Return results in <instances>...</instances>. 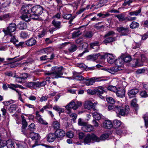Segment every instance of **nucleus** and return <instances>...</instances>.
<instances>
[{
	"label": "nucleus",
	"mask_w": 148,
	"mask_h": 148,
	"mask_svg": "<svg viewBox=\"0 0 148 148\" xmlns=\"http://www.w3.org/2000/svg\"><path fill=\"white\" fill-rule=\"evenodd\" d=\"M63 68L61 66L58 68L57 67L54 66L52 67L51 70L52 71L56 70L54 72L51 73H46V75H51V77L53 79L58 78L62 77L63 74L62 70Z\"/></svg>",
	"instance_id": "1"
},
{
	"label": "nucleus",
	"mask_w": 148,
	"mask_h": 148,
	"mask_svg": "<svg viewBox=\"0 0 148 148\" xmlns=\"http://www.w3.org/2000/svg\"><path fill=\"white\" fill-rule=\"evenodd\" d=\"M106 88L100 86L98 89H97L96 90L88 89L87 90V93L91 95L97 94L100 98L102 99L104 98L106 96V95H104V93L105 92Z\"/></svg>",
	"instance_id": "2"
},
{
	"label": "nucleus",
	"mask_w": 148,
	"mask_h": 148,
	"mask_svg": "<svg viewBox=\"0 0 148 148\" xmlns=\"http://www.w3.org/2000/svg\"><path fill=\"white\" fill-rule=\"evenodd\" d=\"M46 81L40 82L37 81L36 82H32L26 83L25 86L26 87L31 89H36L37 88H40L41 87L44 86L46 84Z\"/></svg>",
	"instance_id": "3"
},
{
	"label": "nucleus",
	"mask_w": 148,
	"mask_h": 148,
	"mask_svg": "<svg viewBox=\"0 0 148 148\" xmlns=\"http://www.w3.org/2000/svg\"><path fill=\"white\" fill-rule=\"evenodd\" d=\"M93 141L99 142V139L93 134H88L84 139V143L85 145L89 144L90 143L92 142Z\"/></svg>",
	"instance_id": "4"
},
{
	"label": "nucleus",
	"mask_w": 148,
	"mask_h": 148,
	"mask_svg": "<svg viewBox=\"0 0 148 148\" xmlns=\"http://www.w3.org/2000/svg\"><path fill=\"white\" fill-rule=\"evenodd\" d=\"M16 29V25L13 23H10L6 29H3V32L5 35H10L11 33L15 31Z\"/></svg>",
	"instance_id": "5"
},
{
	"label": "nucleus",
	"mask_w": 148,
	"mask_h": 148,
	"mask_svg": "<svg viewBox=\"0 0 148 148\" xmlns=\"http://www.w3.org/2000/svg\"><path fill=\"white\" fill-rule=\"evenodd\" d=\"M102 77H94L92 78L86 77L85 78L84 82L85 84L89 86L93 85L95 82H99L102 81L101 79Z\"/></svg>",
	"instance_id": "6"
},
{
	"label": "nucleus",
	"mask_w": 148,
	"mask_h": 148,
	"mask_svg": "<svg viewBox=\"0 0 148 148\" xmlns=\"http://www.w3.org/2000/svg\"><path fill=\"white\" fill-rule=\"evenodd\" d=\"M116 108V112L117 114L123 116L128 114L130 110L129 106L128 105L126 106L125 107L118 105V108Z\"/></svg>",
	"instance_id": "7"
},
{
	"label": "nucleus",
	"mask_w": 148,
	"mask_h": 148,
	"mask_svg": "<svg viewBox=\"0 0 148 148\" xmlns=\"http://www.w3.org/2000/svg\"><path fill=\"white\" fill-rule=\"evenodd\" d=\"M43 8L40 5H36L32 7L31 9V12L40 15L43 12Z\"/></svg>",
	"instance_id": "8"
},
{
	"label": "nucleus",
	"mask_w": 148,
	"mask_h": 148,
	"mask_svg": "<svg viewBox=\"0 0 148 148\" xmlns=\"http://www.w3.org/2000/svg\"><path fill=\"white\" fill-rule=\"evenodd\" d=\"M116 30L120 33L122 36L127 35L129 33V27H117Z\"/></svg>",
	"instance_id": "9"
},
{
	"label": "nucleus",
	"mask_w": 148,
	"mask_h": 148,
	"mask_svg": "<svg viewBox=\"0 0 148 148\" xmlns=\"http://www.w3.org/2000/svg\"><path fill=\"white\" fill-rule=\"evenodd\" d=\"M115 92L118 97L120 98H123L125 97V88L123 87L118 88Z\"/></svg>",
	"instance_id": "10"
},
{
	"label": "nucleus",
	"mask_w": 148,
	"mask_h": 148,
	"mask_svg": "<svg viewBox=\"0 0 148 148\" xmlns=\"http://www.w3.org/2000/svg\"><path fill=\"white\" fill-rule=\"evenodd\" d=\"M57 138L55 133H50L47 134V141L49 142H53Z\"/></svg>",
	"instance_id": "11"
},
{
	"label": "nucleus",
	"mask_w": 148,
	"mask_h": 148,
	"mask_svg": "<svg viewBox=\"0 0 148 148\" xmlns=\"http://www.w3.org/2000/svg\"><path fill=\"white\" fill-rule=\"evenodd\" d=\"M65 108L70 112V110L71 108L76 110L77 109V107L75 106V103L73 101H72L66 106Z\"/></svg>",
	"instance_id": "12"
},
{
	"label": "nucleus",
	"mask_w": 148,
	"mask_h": 148,
	"mask_svg": "<svg viewBox=\"0 0 148 148\" xmlns=\"http://www.w3.org/2000/svg\"><path fill=\"white\" fill-rule=\"evenodd\" d=\"M138 92V90L137 89H131L128 92V95L130 98H132L134 97Z\"/></svg>",
	"instance_id": "13"
},
{
	"label": "nucleus",
	"mask_w": 148,
	"mask_h": 148,
	"mask_svg": "<svg viewBox=\"0 0 148 148\" xmlns=\"http://www.w3.org/2000/svg\"><path fill=\"white\" fill-rule=\"evenodd\" d=\"M55 132L58 138H62L65 135V132L61 129H57L55 131Z\"/></svg>",
	"instance_id": "14"
},
{
	"label": "nucleus",
	"mask_w": 148,
	"mask_h": 148,
	"mask_svg": "<svg viewBox=\"0 0 148 148\" xmlns=\"http://www.w3.org/2000/svg\"><path fill=\"white\" fill-rule=\"evenodd\" d=\"M116 58L112 54L108 53L107 57V62L110 64H113L115 62Z\"/></svg>",
	"instance_id": "15"
},
{
	"label": "nucleus",
	"mask_w": 148,
	"mask_h": 148,
	"mask_svg": "<svg viewBox=\"0 0 148 148\" xmlns=\"http://www.w3.org/2000/svg\"><path fill=\"white\" fill-rule=\"evenodd\" d=\"M108 1V0H100L99 2L96 3V6L95 7V8L97 9L99 8L102 7Z\"/></svg>",
	"instance_id": "16"
},
{
	"label": "nucleus",
	"mask_w": 148,
	"mask_h": 148,
	"mask_svg": "<svg viewBox=\"0 0 148 148\" xmlns=\"http://www.w3.org/2000/svg\"><path fill=\"white\" fill-rule=\"evenodd\" d=\"M103 126L106 128L110 129L113 127L112 122L110 120L105 121L103 123Z\"/></svg>",
	"instance_id": "17"
},
{
	"label": "nucleus",
	"mask_w": 148,
	"mask_h": 148,
	"mask_svg": "<svg viewBox=\"0 0 148 148\" xmlns=\"http://www.w3.org/2000/svg\"><path fill=\"white\" fill-rule=\"evenodd\" d=\"M100 56L99 53L94 54L92 55H90L87 57V59L88 60L90 61H95L96 60L98 57Z\"/></svg>",
	"instance_id": "18"
},
{
	"label": "nucleus",
	"mask_w": 148,
	"mask_h": 148,
	"mask_svg": "<svg viewBox=\"0 0 148 148\" xmlns=\"http://www.w3.org/2000/svg\"><path fill=\"white\" fill-rule=\"evenodd\" d=\"M115 65L118 67L121 66L124 63L123 60L121 58H121L116 59L115 61Z\"/></svg>",
	"instance_id": "19"
},
{
	"label": "nucleus",
	"mask_w": 148,
	"mask_h": 148,
	"mask_svg": "<svg viewBox=\"0 0 148 148\" xmlns=\"http://www.w3.org/2000/svg\"><path fill=\"white\" fill-rule=\"evenodd\" d=\"M36 119L38 120L39 122L40 123L44 124L45 125L48 124V123L45 121L43 119L41 118L40 115L39 114V113L38 112H36Z\"/></svg>",
	"instance_id": "20"
},
{
	"label": "nucleus",
	"mask_w": 148,
	"mask_h": 148,
	"mask_svg": "<svg viewBox=\"0 0 148 148\" xmlns=\"http://www.w3.org/2000/svg\"><path fill=\"white\" fill-rule=\"evenodd\" d=\"M30 137L33 140H39L40 136L39 134L34 132H31L30 135Z\"/></svg>",
	"instance_id": "21"
},
{
	"label": "nucleus",
	"mask_w": 148,
	"mask_h": 148,
	"mask_svg": "<svg viewBox=\"0 0 148 148\" xmlns=\"http://www.w3.org/2000/svg\"><path fill=\"white\" fill-rule=\"evenodd\" d=\"M121 58H123L124 62H129L132 60L131 56H130L126 55L124 54H122Z\"/></svg>",
	"instance_id": "22"
},
{
	"label": "nucleus",
	"mask_w": 148,
	"mask_h": 148,
	"mask_svg": "<svg viewBox=\"0 0 148 148\" xmlns=\"http://www.w3.org/2000/svg\"><path fill=\"white\" fill-rule=\"evenodd\" d=\"M136 99H134L132 100L131 103V106L134 107V109L136 111H137L139 108L138 105L136 104Z\"/></svg>",
	"instance_id": "23"
},
{
	"label": "nucleus",
	"mask_w": 148,
	"mask_h": 148,
	"mask_svg": "<svg viewBox=\"0 0 148 148\" xmlns=\"http://www.w3.org/2000/svg\"><path fill=\"white\" fill-rule=\"evenodd\" d=\"M26 45L28 46H32L35 45L36 40L34 38H30L26 41Z\"/></svg>",
	"instance_id": "24"
},
{
	"label": "nucleus",
	"mask_w": 148,
	"mask_h": 148,
	"mask_svg": "<svg viewBox=\"0 0 148 148\" xmlns=\"http://www.w3.org/2000/svg\"><path fill=\"white\" fill-rule=\"evenodd\" d=\"M93 103L90 101H87L85 103L84 107L85 108L90 110L93 107Z\"/></svg>",
	"instance_id": "25"
},
{
	"label": "nucleus",
	"mask_w": 148,
	"mask_h": 148,
	"mask_svg": "<svg viewBox=\"0 0 148 148\" xmlns=\"http://www.w3.org/2000/svg\"><path fill=\"white\" fill-rule=\"evenodd\" d=\"M82 130L86 132H89L92 130V126L90 125H86L82 127Z\"/></svg>",
	"instance_id": "26"
},
{
	"label": "nucleus",
	"mask_w": 148,
	"mask_h": 148,
	"mask_svg": "<svg viewBox=\"0 0 148 148\" xmlns=\"http://www.w3.org/2000/svg\"><path fill=\"white\" fill-rule=\"evenodd\" d=\"M6 145L8 148H14L15 146L14 142L10 139L6 141Z\"/></svg>",
	"instance_id": "27"
},
{
	"label": "nucleus",
	"mask_w": 148,
	"mask_h": 148,
	"mask_svg": "<svg viewBox=\"0 0 148 148\" xmlns=\"http://www.w3.org/2000/svg\"><path fill=\"white\" fill-rule=\"evenodd\" d=\"M52 24L56 28H57V29H58L61 27V23L59 21L53 20L52 21Z\"/></svg>",
	"instance_id": "28"
},
{
	"label": "nucleus",
	"mask_w": 148,
	"mask_h": 148,
	"mask_svg": "<svg viewBox=\"0 0 148 148\" xmlns=\"http://www.w3.org/2000/svg\"><path fill=\"white\" fill-rule=\"evenodd\" d=\"M31 8L30 6V7L29 6H26L23 7L22 8V10L24 12L25 14L29 13L31 12Z\"/></svg>",
	"instance_id": "29"
},
{
	"label": "nucleus",
	"mask_w": 148,
	"mask_h": 148,
	"mask_svg": "<svg viewBox=\"0 0 148 148\" xmlns=\"http://www.w3.org/2000/svg\"><path fill=\"white\" fill-rule=\"evenodd\" d=\"M29 16H30L29 14H25L22 15L20 17L24 21H25L26 22H29L30 21V19L29 17Z\"/></svg>",
	"instance_id": "30"
},
{
	"label": "nucleus",
	"mask_w": 148,
	"mask_h": 148,
	"mask_svg": "<svg viewBox=\"0 0 148 148\" xmlns=\"http://www.w3.org/2000/svg\"><path fill=\"white\" fill-rule=\"evenodd\" d=\"M18 108L16 104H12L10 106L8 109V110L10 113L14 112H15L16 108Z\"/></svg>",
	"instance_id": "31"
},
{
	"label": "nucleus",
	"mask_w": 148,
	"mask_h": 148,
	"mask_svg": "<svg viewBox=\"0 0 148 148\" xmlns=\"http://www.w3.org/2000/svg\"><path fill=\"white\" fill-rule=\"evenodd\" d=\"M26 23H20L17 25V27L21 30H23L27 28Z\"/></svg>",
	"instance_id": "32"
},
{
	"label": "nucleus",
	"mask_w": 148,
	"mask_h": 148,
	"mask_svg": "<svg viewBox=\"0 0 148 148\" xmlns=\"http://www.w3.org/2000/svg\"><path fill=\"white\" fill-rule=\"evenodd\" d=\"M141 8H140L138 10L130 12L129 14L131 16H133L134 15L137 16L139 14H140L141 12Z\"/></svg>",
	"instance_id": "33"
},
{
	"label": "nucleus",
	"mask_w": 148,
	"mask_h": 148,
	"mask_svg": "<svg viewBox=\"0 0 148 148\" xmlns=\"http://www.w3.org/2000/svg\"><path fill=\"white\" fill-rule=\"evenodd\" d=\"M21 117L22 118V129H25L27 127V123L24 116H22Z\"/></svg>",
	"instance_id": "34"
},
{
	"label": "nucleus",
	"mask_w": 148,
	"mask_h": 148,
	"mask_svg": "<svg viewBox=\"0 0 148 148\" xmlns=\"http://www.w3.org/2000/svg\"><path fill=\"white\" fill-rule=\"evenodd\" d=\"M32 14L30 15V17L31 19H33L34 20H39L40 18L38 16L39 14H36V13H33L31 12Z\"/></svg>",
	"instance_id": "35"
},
{
	"label": "nucleus",
	"mask_w": 148,
	"mask_h": 148,
	"mask_svg": "<svg viewBox=\"0 0 148 148\" xmlns=\"http://www.w3.org/2000/svg\"><path fill=\"white\" fill-rule=\"evenodd\" d=\"M115 17H117L119 20L120 21H123L126 20V17H125V15L123 14H117L115 16Z\"/></svg>",
	"instance_id": "36"
},
{
	"label": "nucleus",
	"mask_w": 148,
	"mask_h": 148,
	"mask_svg": "<svg viewBox=\"0 0 148 148\" xmlns=\"http://www.w3.org/2000/svg\"><path fill=\"white\" fill-rule=\"evenodd\" d=\"M17 148H25L26 144L23 142H20L16 144Z\"/></svg>",
	"instance_id": "37"
},
{
	"label": "nucleus",
	"mask_w": 148,
	"mask_h": 148,
	"mask_svg": "<svg viewBox=\"0 0 148 148\" xmlns=\"http://www.w3.org/2000/svg\"><path fill=\"white\" fill-rule=\"evenodd\" d=\"M130 27L131 29H135L139 26V24L135 21L132 22L130 25Z\"/></svg>",
	"instance_id": "38"
},
{
	"label": "nucleus",
	"mask_w": 148,
	"mask_h": 148,
	"mask_svg": "<svg viewBox=\"0 0 148 148\" xmlns=\"http://www.w3.org/2000/svg\"><path fill=\"white\" fill-rule=\"evenodd\" d=\"M23 59V57H22L19 58H17L15 60V61L12 63L10 65V67L11 68H14L18 66L17 64L15 63V62L16 61H20Z\"/></svg>",
	"instance_id": "39"
},
{
	"label": "nucleus",
	"mask_w": 148,
	"mask_h": 148,
	"mask_svg": "<svg viewBox=\"0 0 148 148\" xmlns=\"http://www.w3.org/2000/svg\"><path fill=\"white\" fill-rule=\"evenodd\" d=\"M53 108L54 110H55L56 111L58 112L59 114L61 113L64 112V110L63 109L60 108L58 106H54Z\"/></svg>",
	"instance_id": "40"
},
{
	"label": "nucleus",
	"mask_w": 148,
	"mask_h": 148,
	"mask_svg": "<svg viewBox=\"0 0 148 148\" xmlns=\"http://www.w3.org/2000/svg\"><path fill=\"white\" fill-rule=\"evenodd\" d=\"M115 40L114 38L113 37H108L105 39L103 41V42L106 45L107 43L111 42H113Z\"/></svg>",
	"instance_id": "41"
},
{
	"label": "nucleus",
	"mask_w": 148,
	"mask_h": 148,
	"mask_svg": "<svg viewBox=\"0 0 148 148\" xmlns=\"http://www.w3.org/2000/svg\"><path fill=\"white\" fill-rule=\"evenodd\" d=\"M82 34L79 30H77L74 32L72 34V38H75L78 37Z\"/></svg>",
	"instance_id": "42"
},
{
	"label": "nucleus",
	"mask_w": 148,
	"mask_h": 148,
	"mask_svg": "<svg viewBox=\"0 0 148 148\" xmlns=\"http://www.w3.org/2000/svg\"><path fill=\"white\" fill-rule=\"evenodd\" d=\"M53 125L54 129L56 130L59 129L60 127V123L58 121H54L53 122Z\"/></svg>",
	"instance_id": "43"
},
{
	"label": "nucleus",
	"mask_w": 148,
	"mask_h": 148,
	"mask_svg": "<svg viewBox=\"0 0 148 148\" xmlns=\"http://www.w3.org/2000/svg\"><path fill=\"white\" fill-rule=\"evenodd\" d=\"M113 123L114 127L117 128L119 127L121 125V122L119 120H115L113 121Z\"/></svg>",
	"instance_id": "44"
},
{
	"label": "nucleus",
	"mask_w": 148,
	"mask_h": 148,
	"mask_svg": "<svg viewBox=\"0 0 148 148\" xmlns=\"http://www.w3.org/2000/svg\"><path fill=\"white\" fill-rule=\"evenodd\" d=\"M52 51V48L51 47H49L43 49L41 51L42 53L44 52L47 54H48L50 53Z\"/></svg>",
	"instance_id": "45"
},
{
	"label": "nucleus",
	"mask_w": 148,
	"mask_h": 148,
	"mask_svg": "<svg viewBox=\"0 0 148 148\" xmlns=\"http://www.w3.org/2000/svg\"><path fill=\"white\" fill-rule=\"evenodd\" d=\"M77 49V47L75 45H72L69 48V50L71 52H73L75 51Z\"/></svg>",
	"instance_id": "46"
},
{
	"label": "nucleus",
	"mask_w": 148,
	"mask_h": 148,
	"mask_svg": "<svg viewBox=\"0 0 148 148\" xmlns=\"http://www.w3.org/2000/svg\"><path fill=\"white\" fill-rule=\"evenodd\" d=\"M97 16L99 17H102V18H105L109 17L110 16V14L108 13L105 14H103L101 13H100L97 14Z\"/></svg>",
	"instance_id": "47"
},
{
	"label": "nucleus",
	"mask_w": 148,
	"mask_h": 148,
	"mask_svg": "<svg viewBox=\"0 0 148 148\" xmlns=\"http://www.w3.org/2000/svg\"><path fill=\"white\" fill-rule=\"evenodd\" d=\"M109 137V135L108 134H104L101 135L99 139L101 140H104L108 138Z\"/></svg>",
	"instance_id": "48"
},
{
	"label": "nucleus",
	"mask_w": 148,
	"mask_h": 148,
	"mask_svg": "<svg viewBox=\"0 0 148 148\" xmlns=\"http://www.w3.org/2000/svg\"><path fill=\"white\" fill-rule=\"evenodd\" d=\"M117 88L115 86L112 85H109L107 87L108 90L113 92H116Z\"/></svg>",
	"instance_id": "49"
},
{
	"label": "nucleus",
	"mask_w": 148,
	"mask_h": 148,
	"mask_svg": "<svg viewBox=\"0 0 148 148\" xmlns=\"http://www.w3.org/2000/svg\"><path fill=\"white\" fill-rule=\"evenodd\" d=\"M11 1V0H6V1L2 4V6L3 8L7 7L10 6Z\"/></svg>",
	"instance_id": "50"
},
{
	"label": "nucleus",
	"mask_w": 148,
	"mask_h": 148,
	"mask_svg": "<svg viewBox=\"0 0 148 148\" xmlns=\"http://www.w3.org/2000/svg\"><path fill=\"white\" fill-rule=\"evenodd\" d=\"M26 79V77H24L23 76L21 77H16V81L17 82L21 83Z\"/></svg>",
	"instance_id": "51"
},
{
	"label": "nucleus",
	"mask_w": 148,
	"mask_h": 148,
	"mask_svg": "<svg viewBox=\"0 0 148 148\" xmlns=\"http://www.w3.org/2000/svg\"><path fill=\"white\" fill-rule=\"evenodd\" d=\"M99 42L98 41H95L93 42L90 43V46L91 48L94 49V47L95 46H99Z\"/></svg>",
	"instance_id": "52"
},
{
	"label": "nucleus",
	"mask_w": 148,
	"mask_h": 148,
	"mask_svg": "<svg viewBox=\"0 0 148 148\" xmlns=\"http://www.w3.org/2000/svg\"><path fill=\"white\" fill-rule=\"evenodd\" d=\"M8 88L13 90H15V88H18L17 84H8Z\"/></svg>",
	"instance_id": "53"
},
{
	"label": "nucleus",
	"mask_w": 148,
	"mask_h": 148,
	"mask_svg": "<svg viewBox=\"0 0 148 148\" xmlns=\"http://www.w3.org/2000/svg\"><path fill=\"white\" fill-rule=\"evenodd\" d=\"M107 101L110 103L113 104L115 103V101L112 97H107L106 99Z\"/></svg>",
	"instance_id": "54"
},
{
	"label": "nucleus",
	"mask_w": 148,
	"mask_h": 148,
	"mask_svg": "<svg viewBox=\"0 0 148 148\" xmlns=\"http://www.w3.org/2000/svg\"><path fill=\"white\" fill-rule=\"evenodd\" d=\"M118 105H109L108 106V109L109 110H112L116 112V109L118 108Z\"/></svg>",
	"instance_id": "55"
},
{
	"label": "nucleus",
	"mask_w": 148,
	"mask_h": 148,
	"mask_svg": "<svg viewBox=\"0 0 148 148\" xmlns=\"http://www.w3.org/2000/svg\"><path fill=\"white\" fill-rule=\"evenodd\" d=\"M78 124L79 125L82 126L83 127L86 125H87V123L83 121L81 118H80L78 120Z\"/></svg>",
	"instance_id": "56"
},
{
	"label": "nucleus",
	"mask_w": 148,
	"mask_h": 148,
	"mask_svg": "<svg viewBox=\"0 0 148 148\" xmlns=\"http://www.w3.org/2000/svg\"><path fill=\"white\" fill-rule=\"evenodd\" d=\"M46 32L45 30L43 29L38 34V36L39 38L43 37L45 35Z\"/></svg>",
	"instance_id": "57"
},
{
	"label": "nucleus",
	"mask_w": 148,
	"mask_h": 148,
	"mask_svg": "<svg viewBox=\"0 0 148 148\" xmlns=\"http://www.w3.org/2000/svg\"><path fill=\"white\" fill-rule=\"evenodd\" d=\"M143 61H141L140 60L137 59L136 60L135 63V66H140L143 65Z\"/></svg>",
	"instance_id": "58"
},
{
	"label": "nucleus",
	"mask_w": 148,
	"mask_h": 148,
	"mask_svg": "<svg viewBox=\"0 0 148 148\" xmlns=\"http://www.w3.org/2000/svg\"><path fill=\"white\" fill-rule=\"evenodd\" d=\"M26 45V42L25 41V42H19L18 44H16V46L18 47H25V46Z\"/></svg>",
	"instance_id": "59"
},
{
	"label": "nucleus",
	"mask_w": 148,
	"mask_h": 148,
	"mask_svg": "<svg viewBox=\"0 0 148 148\" xmlns=\"http://www.w3.org/2000/svg\"><path fill=\"white\" fill-rule=\"evenodd\" d=\"M6 141L2 140L1 139L0 140V148L4 147L6 145Z\"/></svg>",
	"instance_id": "60"
},
{
	"label": "nucleus",
	"mask_w": 148,
	"mask_h": 148,
	"mask_svg": "<svg viewBox=\"0 0 148 148\" xmlns=\"http://www.w3.org/2000/svg\"><path fill=\"white\" fill-rule=\"evenodd\" d=\"M93 35L91 32H88L86 33L85 36L87 38H90Z\"/></svg>",
	"instance_id": "61"
},
{
	"label": "nucleus",
	"mask_w": 148,
	"mask_h": 148,
	"mask_svg": "<svg viewBox=\"0 0 148 148\" xmlns=\"http://www.w3.org/2000/svg\"><path fill=\"white\" fill-rule=\"evenodd\" d=\"M92 114L93 117L96 120H98L101 119L100 115L97 113H95L93 114Z\"/></svg>",
	"instance_id": "62"
},
{
	"label": "nucleus",
	"mask_w": 148,
	"mask_h": 148,
	"mask_svg": "<svg viewBox=\"0 0 148 148\" xmlns=\"http://www.w3.org/2000/svg\"><path fill=\"white\" fill-rule=\"evenodd\" d=\"M140 95L141 97H148V94L145 91H141L140 92Z\"/></svg>",
	"instance_id": "63"
},
{
	"label": "nucleus",
	"mask_w": 148,
	"mask_h": 148,
	"mask_svg": "<svg viewBox=\"0 0 148 148\" xmlns=\"http://www.w3.org/2000/svg\"><path fill=\"white\" fill-rule=\"evenodd\" d=\"M29 129L31 131H34L36 129L35 124L33 123H31L29 126Z\"/></svg>",
	"instance_id": "64"
}]
</instances>
